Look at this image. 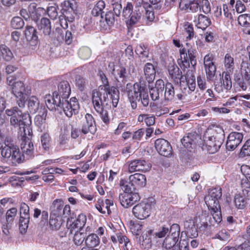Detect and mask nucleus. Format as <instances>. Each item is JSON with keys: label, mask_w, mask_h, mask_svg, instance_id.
I'll use <instances>...</instances> for the list:
<instances>
[{"label": "nucleus", "mask_w": 250, "mask_h": 250, "mask_svg": "<svg viewBox=\"0 0 250 250\" xmlns=\"http://www.w3.org/2000/svg\"><path fill=\"white\" fill-rule=\"evenodd\" d=\"M125 92L132 108L135 109L137 106V102H141L144 107H147L149 103L147 88L141 85L140 83L133 84L127 83L126 85Z\"/></svg>", "instance_id": "nucleus-1"}, {"label": "nucleus", "mask_w": 250, "mask_h": 250, "mask_svg": "<svg viewBox=\"0 0 250 250\" xmlns=\"http://www.w3.org/2000/svg\"><path fill=\"white\" fill-rule=\"evenodd\" d=\"M109 89L100 88L97 90H94L92 93V103L96 111L100 115L102 121L105 124L109 122L107 111L104 109V105H106L110 103L109 99Z\"/></svg>", "instance_id": "nucleus-2"}, {"label": "nucleus", "mask_w": 250, "mask_h": 250, "mask_svg": "<svg viewBox=\"0 0 250 250\" xmlns=\"http://www.w3.org/2000/svg\"><path fill=\"white\" fill-rule=\"evenodd\" d=\"M204 146L208 152L213 154L218 151L224 141L225 135L221 129H208L204 135Z\"/></svg>", "instance_id": "nucleus-3"}, {"label": "nucleus", "mask_w": 250, "mask_h": 250, "mask_svg": "<svg viewBox=\"0 0 250 250\" xmlns=\"http://www.w3.org/2000/svg\"><path fill=\"white\" fill-rule=\"evenodd\" d=\"M21 108L18 106H14L10 109H7L5 113L10 116V125L14 127L19 126L21 134H23V129H26V132L30 136V129L26 125L31 122L30 116L28 114L23 113Z\"/></svg>", "instance_id": "nucleus-4"}, {"label": "nucleus", "mask_w": 250, "mask_h": 250, "mask_svg": "<svg viewBox=\"0 0 250 250\" xmlns=\"http://www.w3.org/2000/svg\"><path fill=\"white\" fill-rule=\"evenodd\" d=\"M7 83L11 86L12 92L16 98V103L21 108L25 107L27 98L30 94V90L25 87L21 81L14 82L11 76L7 77Z\"/></svg>", "instance_id": "nucleus-5"}, {"label": "nucleus", "mask_w": 250, "mask_h": 250, "mask_svg": "<svg viewBox=\"0 0 250 250\" xmlns=\"http://www.w3.org/2000/svg\"><path fill=\"white\" fill-rule=\"evenodd\" d=\"M143 8L136 7L133 11V5L131 2H127L122 10V16L126 20V23L133 25L137 23L141 19L143 13Z\"/></svg>", "instance_id": "nucleus-6"}, {"label": "nucleus", "mask_w": 250, "mask_h": 250, "mask_svg": "<svg viewBox=\"0 0 250 250\" xmlns=\"http://www.w3.org/2000/svg\"><path fill=\"white\" fill-rule=\"evenodd\" d=\"M181 59L178 60V64L183 71L190 67V64L194 69V66L196 65V54L195 49L189 48L188 49L185 48H181L179 50Z\"/></svg>", "instance_id": "nucleus-7"}, {"label": "nucleus", "mask_w": 250, "mask_h": 250, "mask_svg": "<svg viewBox=\"0 0 250 250\" xmlns=\"http://www.w3.org/2000/svg\"><path fill=\"white\" fill-rule=\"evenodd\" d=\"M155 203L153 202H142L135 206L132 208V212L135 217L142 220L148 217L151 209L154 208Z\"/></svg>", "instance_id": "nucleus-8"}, {"label": "nucleus", "mask_w": 250, "mask_h": 250, "mask_svg": "<svg viewBox=\"0 0 250 250\" xmlns=\"http://www.w3.org/2000/svg\"><path fill=\"white\" fill-rule=\"evenodd\" d=\"M134 72L135 67L133 63L130 62L127 71L126 68L122 65L116 66L115 73L113 76L118 83L125 84Z\"/></svg>", "instance_id": "nucleus-9"}, {"label": "nucleus", "mask_w": 250, "mask_h": 250, "mask_svg": "<svg viewBox=\"0 0 250 250\" xmlns=\"http://www.w3.org/2000/svg\"><path fill=\"white\" fill-rule=\"evenodd\" d=\"M59 108L62 109L65 115L70 118L78 112L79 105L76 98L73 97L68 101L67 99L61 100Z\"/></svg>", "instance_id": "nucleus-10"}, {"label": "nucleus", "mask_w": 250, "mask_h": 250, "mask_svg": "<svg viewBox=\"0 0 250 250\" xmlns=\"http://www.w3.org/2000/svg\"><path fill=\"white\" fill-rule=\"evenodd\" d=\"M26 129H23V134H21V148L24 159H30L34 156V146L29 137H27Z\"/></svg>", "instance_id": "nucleus-11"}, {"label": "nucleus", "mask_w": 250, "mask_h": 250, "mask_svg": "<svg viewBox=\"0 0 250 250\" xmlns=\"http://www.w3.org/2000/svg\"><path fill=\"white\" fill-rule=\"evenodd\" d=\"M29 219V207L25 203H22L20 207V218L19 221V229L21 233L26 232L28 227Z\"/></svg>", "instance_id": "nucleus-12"}, {"label": "nucleus", "mask_w": 250, "mask_h": 250, "mask_svg": "<svg viewBox=\"0 0 250 250\" xmlns=\"http://www.w3.org/2000/svg\"><path fill=\"white\" fill-rule=\"evenodd\" d=\"M222 196L221 189L220 188L212 189L209 195L206 196L205 201L208 208L217 209V206H219L218 199Z\"/></svg>", "instance_id": "nucleus-13"}, {"label": "nucleus", "mask_w": 250, "mask_h": 250, "mask_svg": "<svg viewBox=\"0 0 250 250\" xmlns=\"http://www.w3.org/2000/svg\"><path fill=\"white\" fill-rule=\"evenodd\" d=\"M81 133L85 135L88 133L93 134L96 130L95 122L93 116L89 113L85 115L84 119L82 122Z\"/></svg>", "instance_id": "nucleus-14"}, {"label": "nucleus", "mask_w": 250, "mask_h": 250, "mask_svg": "<svg viewBox=\"0 0 250 250\" xmlns=\"http://www.w3.org/2000/svg\"><path fill=\"white\" fill-rule=\"evenodd\" d=\"M243 138L242 133L237 132H231L227 138L226 149L229 151L234 150L241 144Z\"/></svg>", "instance_id": "nucleus-15"}, {"label": "nucleus", "mask_w": 250, "mask_h": 250, "mask_svg": "<svg viewBox=\"0 0 250 250\" xmlns=\"http://www.w3.org/2000/svg\"><path fill=\"white\" fill-rule=\"evenodd\" d=\"M140 196L137 193H121L119 194V200L121 205L128 208L140 200Z\"/></svg>", "instance_id": "nucleus-16"}, {"label": "nucleus", "mask_w": 250, "mask_h": 250, "mask_svg": "<svg viewBox=\"0 0 250 250\" xmlns=\"http://www.w3.org/2000/svg\"><path fill=\"white\" fill-rule=\"evenodd\" d=\"M155 146L159 153L165 157L172 154V147L169 143L164 139H158L155 142Z\"/></svg>", "instance_id": "nucleus-17"}, {"label": "nucleus", "mask_w": 250, "mask_h": 250, "mask_svg": "<svg viewBox=\"0 0 250 250\" xmlns=\"http://www.w3.org/2000/svg\"><path fill=\"white\" fill-rule=\"evenodd\" d=\"M213 56L211 54L206 55L204 58V64L207 74V78L211 81L216 73V66L213 62Z\"/></svg>", "instance_id": "nucleus-18"}, {"label": "nucleus", "mask_w": 250, "mask_h": 250, "mask_svg": "<svg viewBox=\"0 0 250 250\" xmlns=\"http://www.w3.org/2000/svg\"><path fill=\"white\" fill-rule=\"evenodd\" d=\"M71 88L69 83L68 82L63 81L59 83L57 90L55 91L53 93L55 95L56 98L64 100L69 98Z\"/></svg>", "instance_id": "nucleus-19"}, {"label": "nucleus", "mask_w": 250, "mask_h": 250, "mask_svg": "<svg viewBox=\"0 0 250 250\" xmlns=\"http://www.w3.org/2000/svg\"><path fill=\"white\" fill-rule=\"evenodd\" d=\"M167 70L169 78L171 79L175 84H180L182 82H184L186 79L185 74L182 75V71L176 65H169Z\"/></svg>", "instance_id": "nucleus-20"}, {"label": "nucleus", "mask_w": 250, "mask_h": 250, "mask_svg": "<svg viewBox=\"0 0 250 250\" xmlns=\"http://www.w3.org/2000/svg\"><path fill=\"white\" fill-rule=\"evenodd\" d=\"M151 167V165L144 160H135L131 161L128 166L130 173L136 171H147Z\"/></svg>", "instance_id": "nucleus-21"}, {"label": "nucleus", "mask_w": 250, "mask_h": 250, "mask_svg": "<svg viewBox=\"0 0 250 250\" xmlns=\"http://www.w3.org/2000/svg\"><path fill=\"white\" fill-rule=\"evenodd\" d=\"M179 7L187 12L196 13L199 8V0H180Z\"/></svg>", "instance_id": "nucleus-22"}, {"label": "nucleus", "mask_w": 250, "mask_h": 250, "mask_svg": "<svg viewBox=\"0 0 250 250\" xmlns=\"http://www.w3.org/2000/svg\"><path fill=\"white\" fill-rule=\"evenodd\" d=\"M164 90V82L163 80L159 79L156 81L155 86L149 89V93L152 100L157 101L160 96L162 95Z\"/></svg>", "instance_id": "nucleus-23"}, {"label": "nucleus", "mask_w": 250, "mask_h": 250, "mask_svg": "<svg viewBox=\"0 0 250 250\" xmlns=\"http://www.w3.org/2000/svg\"><path fill=\"white\" fill-rule=\"evenodd\" d=\"M128 180L136 189L144 187L146 184V177L145 175L136 173L129 176Z\"/></svg>", "instance_id": "nucleus-24"}, {"label": "nucleus", "mask_w": 250, "mask_h": 250, "mask_svg": "<svg viewBox=\"0 0 250 250\" xmlns=\"http://www.w3.org/2000/svg\"><path fill=\"white\" fill-rule=\"evenodd\" d=\"M179 240L178 234H171L165 239L162 247L166 250H178L177 243Z\"/></svg>", "instance_id": "nucleus-25"}, {"label": "nucleus", "mask_w": 250, "mask_h": 250, "mask_svg": "<svg viewBox=\"0 0 250 250\" xmlns=\"http://www.w3.org/2000/svg\"><path fill=\"white\" fill-rule=\"evenodd\" d=\"M24 34L27 41L30 42L32 46H35L38 43V36L36 29L32 26H26Z\"/></svg>", "instance_id": "nucleus-26"}, {"label": "nucleus", "mask_w": 250, "mask_h": 250, "mask_svg": "<svg viewBox=\"0 0 250 250\" xmlns=\"http://www.w3.org/2000/svg\"><path fill=\"white\" fill-rule=\"evenodd\" d=\"M37 22L38 30L42 33L44 36H49L51 32V26L50 20L46 18H43Z\"/></svg>", "instance_id": "nucleus-27"}, {"label": "nucleus", "mask_w": 250, "mask_h": 250, "mask_svg": "<svg viewBox=\"0 0 250 250\" xmlns=\"http://www.w3.org/2000/svg\"><path fill=\"white\" fill-rule=\"evenodd\" d=\"M27 101L28 108L30 113L35 114L38 110H42V107L40 105L39 100L36 96H31Z\"/></svg>", "instance_id": "nucleus-28"}, {"label": "nucleus", "mask_w": 250, "mask_h": 250, "mask_svg": "<svg viewBox=\"0 0 250 250\" xmlns=\"http://www.w3.org/2000/svg\"><path fill=\"white\" fill-rule=\"evenodd\" d=\"M222 81H221V85L217 86V84L215 85V89L218 92L223 91L224 89L229 90L232 87V82L231 77L228 72L222 75Z\"/></svg>", "instance_id": "nucleus-29"}, {"label": "nucleus", "mask_w": 250, "mask_h": 250, "mask_svg": "<svg viewBox=\"0 0 250 250\" xmlns=\"http://www.w3.org/2000/svg\"><path fill=\"white\" fill-rule=\"evenodd\" d=\"M86 222V217L83 214H80L77 219L70 225V232L72 233L73 230H84L83 227Z\"/></svg>", "instance_id": "nucleus-30"}, {"label": "nucleus", "mask_w": 250, "mask_h": 250, "mask_svg": "<svg viewBox=\"0 0 250 250\" xmlns=\"http://www.w3.org/2000/svg\"><path fill=\"white\" fill-rule=\"evenodd\" d=\"M144 72L146 81L150 83L155 78L156 71L154 65L151 63H146L144 67Z\"/></svg>", "instance_id": "nucleus-31"}, {"label": "nucleus", "mask_w": 250, "mask_h": 250, "mask_svg": "<svg viewBox=\"0 0 250 250\" xmlns=\"http://www.w3.org/2000/svg\"><path fill=\"white\" fill-rule=\"evenodd\" d=\"M194 22L197 28L205 30L210 25L211 21L209 17L201 14L194 20Z\"/></svg>", "instance_id": "nucleus-32"}, {"label": "nucleus", "mask_w": 250, "mask_h": 250, "mask_svg": "<svg viewBox=\"0 0 250 250\" xmlns=\"http://www.w3.org/2000/svg\"><path fill=\"white\" fill-rule=\"evenodd\" d=\"M100 239L98 236L95 233L86 235L85 239V247L83 248H94L99 245Z\"/></svg>", "instance_id": "nucleus-33"}, {"label": "nucleus", "mask_w": 250, "mask_h": 250, "mask_svg": "<svg viewBox=\"0 0 250 250\" xmlns=\"http://www.w3.org/2000/svg\"><path fill=\"white\" fill-rule=\"evenodd\" d=\"M14 145L12 143L11 139L7 137L4 140V146L1 149V154L3 157L6 158H9L11 157L13 148L14 147Z\"/></svg>", "instance_id": "nucleus-34"}, {"label": "nucleus", "mask_w": 250, "mask_h": 250, "mask_svg": "<svg viewBox=\"0 0 250 250\" xmlns=\"http://www.w3.org/2000/svg\"><path fill=\"white\" fill-rule=\"evenodd\" d=\"M63 220L61 216L50 215L49 222V228L52 230H57L61 227Z\"/></svg>", "instance_id": "nucleus-35"}, {"label": "nucleus", "mask_w": 250, "mask_h": 250, "mask_svg": "<svg viewBox=\"0 0 250 250\" xmlns=\"http://www.w3.org/2000/svg\"><path fill=\"white\" fill-rule=\"evenodd\" d=\"M45 104L47 108L50 110H55L59 109V106L61 103V99L56 98L55 95L53 93V96H49L46 97Z\"/></svg>", "instance_id": "nucleus-36"}, {"label": "nucleus", "mask_w": 250, "mask_h": 250, "mask_svg": "<svg viewBox=\"0 0 250 250\" xmlns=\"http://www.w3.org/2000/svg\"><path fill=\"white\" fill-rule=\"evenodd\" d=\"M235 80L243 90L250 89V77L241 74V76H237Z\"/></svg>", "instance_id": "nucleus-37"}, {"label": "nucleus", "mask_w": 250, "mask_h": 250, "mask_svg": "<svg viewBox=\"0 0 250 250\" xmlns=\"http://www.w3.org/2000/svg\"><path fill=\"white\" fill-rule=\"evenodd\" d=\"M63 205L60 200L56 199L53 202L51 207V213L50 215L54 216H61L62 217V210Z\"/></svg>", "instance_id": "nucleus-38"}, {"label": "nucleus", "mask_w": 250, "mask_h": 250, "mask_svg": "<svg viewBox=\"0 0 250 250\" xmlns=\"http://www.w3.org/2000/svg\"><path fill=\"white\" fill-rule=\"evenodd\" d=\"M164 99L166 101H171L173 100L175 92L173 85L169 82L164 83Z\"/></svg>", "instance_id": "nucleus-39"}, {"label": "nucleus", "mask_w": 250, "mask_h": 250, "mask_svg": "<svg viewBox=\"0 0 250 250\" xmlns=\"http://www.w3.org/2000/svg\"><path fill=\"white\" fill-rule=\"evenodd\" d=\"M120 186L123 191V193H134L133 191L136 189L132 184L130 180L121 179L120 181Z\"/></svg>", "instance_id": "nucleus-40"}, {"label": "nucleus", "mask_w": 250, "mask_h": 250, "mask_svg": "<svg viewBox=\"0 0 250 250\" xmlns=\"http://www.w3.org/2000/svg\"><path fill=\"white\" fill-rule=\"evenodd\" d=\"M87 233L84 232V230H77L75 232L73 236V242L76 245H81L86 236Z\"/></svg>", "instance_id": "nucleus-41"}, {"label": "nucleus", "mask_w": 250, "mask_h": 250, "mask_svg": "<svg viewBox=\"0 0 250 250\" xmlns=\"http://www.w3.org/2000/svg\"><path fill=\"white\" fill-rule=\"evenodd\" d=\"M139 8H142V7H140ZM142 8H144L143 10H145V19L146 20V21H152L155 18V16L151 5L146 2L144 4Z\"/></svg>", "instance_id": "nucleus-42"}, {"label": "nucleus", "mask_w": 250, "mask_h": 250, "mask_svg": "<svg viewBox=\"0 0 250 250\" xmlns=\"http://www.w3.org/2000/svg\"><path fill=\"white\" fill-rule=\"evenodd\" d=\"M189 71L188 70V72L185 74V77H186V79L185 80L187 83L188 86V94H190L192 92H193L195 90L196 87V83H195V77L194 76L191 74L189 76L188 72Z\"/></svg>", "instance_id": "nucleus-43"}, {"label": "nucleus", "mask_w": 250, "mask_h": 250, "mask_svg": "<svg viewBox=\"0 0 250 250\" xmlns=\"http://www.w3.org/2000/svg\"><path fill=\"white\" fill-rule=\"evenodd\" d=\"M121 2V0H112L111 2L113 11V13L115 14L116 18L120 17L123 10V8L122 7Z\"/></svg>", "instance_id": "nucleus-44"}, {"label": "nucleus", "mask_w": 250, "mask_h": 250, "mask_svg": "<svg viewBox=\"0 0 250 250\" xmlns=\"http://www.w3.org/2000/svg\"><path fill=\"white\" fill-rule=\"evenodd\" d=\"M105 3L104 0H99L92 10V14L94 16H98L101 15V17L103 18L102 11L105 8Z\"/></svg>", "instance_id": "nucleus-45"}, {"label": "nucleus", "mask_w": 250, "mask_h": 250, "mask_svg": "<svg viewBox=\"0 0 250 250\" xmlns=\"http://www.w3.org/2000/svg\"><path fill=\"white\" fill-rule=\"evenodd\" d=\"M112 100L113 106L115 107L117 106L119 100V91L114 86H112L109 89V94Z\"/></svg>", "instance_id": "nucleus-46"}, {"label": "nucleus", "mask_w": 250, "mask_h": 250, "mask_svg": "<svg viewBox=\"0 0 250 250\" xmlns=\"http://www.w3.org/2000/svg\"><path fill=\"white\" fill-rule=\"evenodd\" d=\"M135 52L139 57L144 59L148 57L149 51L144 44H140L136 47Z\"/></svg>", "instance_id": "nucleus-47"}, {"label": "nucleus", "mask_w": 250, "mask_h": 250, "mask_svg": "<svg viewBox=\"0 0 250 250\" xmlns=\"http://www.w3.org/2000/svg\"><path fill=\"white\" fill-rule=\"evenodd\" d=\"M13 150L12 153V155H11V160L18 163L22 162L25 159L23 154H21L20 153V150L19 148L17 146H14V147L13 148Z\"/></svg>", "instance_id": "nucleus-48"}, {"label": "nucleus", "mask_w": 250, "mask_h": 250, "mask_svg": "<svg viewBox=\"0 0 250 250\" xmlns=\"http://www.w3.org/2000/svg\"><path fill=\"white\" fill-rule=\"evenodd\" d=\"M234 203L236 208L240 209H243L247 204L244 197L240 194H237L235 195Z\"/></svg>", "instance_id": "nucleus-49"}, {"label": "nucleus", "mask_w": 250, "mask_h": 250, "mask_svg": "<svg viewBox=\"0 0 250 250\" xmlns=\"http://www.w3.org/2000/svg\"><path fill=\"white\" fill-rule=\"evenodd\" d=\"M193 138V136L191 134H188V135L184 136L181 140L182 144L188 149L192 148V146L194 144Z\"/></svg>", "instance_id": "nucleus-50"}, {"label": "nucleus", "mask_w": 250, "mask_h": 250, "mask_svg": "<svg viewBox=\"0 0 250 250\" xmlns=\"http://www.w3.org/2000/svg\"><path fill=\"white\" fill-rule=\"evenodd\" d=\"M0 50L3 58L6 61H10L13 58V55L11 50L5 45L0 46Z\"/></svg>", "instance_id": "nucleus-51"}, {"label": "nucleus", "mask_w": 250, "mask_h": 250, "mask_svg": "<svg viewBox=\"0 0 250 250\" xmlns=\"http://www.w3.org/2000/svg\"><path fill=\"white\" fill-rule=\"evenodd\" d=\"M234 59L229 54H226L224 58V64L228 71H231L234 68Z\"/></svg>", "instance_id": "nucleus-52"}, {"label": "nucleus", "mask_w": 250, "mask_h": 250, "mask_svg": "<svg viewBox=\"0 0 250 250\" xmlns=\"http://www.w3.org/2000/svg\"><path fill=\"white\" fill-rule=\"evenodd\" d=\"M41 142L42 148L47 151L50 146V137L47 133H44L41 137Z\"/></svg>", "instance_id": "nucleus-53"}, {"label": "nucleus", "mask_w": 250, "mask_h": 250, "mask_svg": "<svg viewBox=\"0 0 250 250\" xmlns=\"http://www.w3.org/2000/svg\"><path fill=\"white\" fill-rule=\"evenodd\" d=\"M37 6L36 3H31L28 6V12L30 17L35 21H37L38 19L37 11H39V9H40V8H37Z\"/></svg>", "instance_id": "nucleus-54"}, {"label": "nucleus", "mask_w": 250, "mask_h": 250, "mask_svg": "<svg viewBox=\"0 0 250 250\" xmlns=\"http://www.w3.org/2000/svg\"><path fill=\"white\" fill-rule=\"evenodd\" d=\"M238 23L243 26H250V15L248 14L240 15L238 17Z\"/></svg>", "instance_id": "nucleus-55"}, {"label": "nucleus", "mask_w": 250, "mask_h": 250, "mask_svg": "<svg viewBox=\"0 0 250 250\" xmlns=\"http://www.w3.org/2000/svg\"><path fill=\"white\" fill-rule=\"evenodd\" d=\"M47 116V111L44 108L40 111V114L37 115L35 118V122L37 125H41L45 123Z\"/></svg>", "instance_id": "nucleus-56"}, {"label": "nucleus", "mask_w": 250, "mask_h": 250, "mask_svg": "<svg viewBox=\"0 0 250 250\" xmlns=\"http://www.w3.org/2000/svg\"><path fill=\"white\" fill-rule=\"evenodd\" d=\"M11 24L12 27L15 29H21L24 26V22L20 17H15L12 19Z\"/></svg>", "instance_id": "nucleus-57"}, {"label": "nucleus", "mask_w": 250, "mask_h": 250, "mask_svg": "<svg viewBox=\"0 0 250 250\" xmlns=\"http://www.w3.org/2000/svg\"><path fill=\"white\" fill-rule=\"evenodd\" d=\"M217 209H214L211 208H208L211 210L212 216L215 221L217 223H219L222 220L221 213L220 211V207L218 206L216 207Z\"/></svg>", "instance_id": "nucleus-58"}, {"label": "nucleus", "mask_w": 250, "mask_h": 250, "mask_svg": "<svg viewBox=\"0 0 250 250\" xmlns=\"http://www.w3.org/2000/svg\"><path fill=\"white\" fill-rule=\"evenodd\" d=\"M79 55L83 59H87L91 55V51L88 47H82L79 51Z\"/></svg>", "instance_id": "nucleus-59"}, {"label": "nucleus", "mask_w": 250, "mask_h": 250, "mask_svg": "<svg viewBox=\"0 0 250 250\" xmlns=\"http://www.w3.org/2000/svg\"><path fill=\"white\" fill-rule=\"evenodd\" d=\"M17 213V209L15 208H11L7 210L6 214V219L8 223H10L13 221Z\"/></svg>", "instance_id": "nucleus-60"}, {"label": "nucleus", "mask_w": 250, "mask_h": 250, "mask_svg": "<svg viewBox=\"0 0 250 250\" xmlns=\"http://www.w3.org/2000/svg\"><path fill=\"white\" fill-rule=\"evenodd\" d=\"M199 9H202L203 12L207 14L210 13L211 5L208 0H202L201 6H199Z\"/></svg>", "instance_id": "nucleus-61"}, {"label": "nucleus", "mask_w": 250, "mask_h": 250, "mask_svg": "<svg viewBox=\"0 0 250 250\" xmlns=\"http://www.w3.org/2000/svg\"><path fill=\"white\" fill-rule=\"evenodd\" d=\"M104 16L105 21L108 26L112 25L116 20L115 14L111 11L107 12Z\"/></svg>", "instance_id": "nucleus-62"}, {"label": "nucleus", "mask_w": 250, "mask_h": 250, "mask_svg": "<svg viewBox=\"0 0 250 250\" xmlns=\"http://www.w3.org/2000/svg\"><path fill=\"white\" fill-rule=\"evenodd\" d=\"M241 72L242 75L250 77V64L243 61L241 64Z\"/></svg>", "instance_id": "nucleus-63"}, {"label": "nucleus", "mask_w": 250, "mask_h": 250, "mask_svg": "<svg viewBox=\"0 0 250 250\" xmlns=\"http://www.w3.org/2000/svg\"><path fill=\"white\" fill-rule=\"evenodd\" d=\"M75 84L80 90L83 91L86 84V82L81 76H77L75 79Z\"/></svg>", "instance_id": "nucleus-64"}]
</instances>
